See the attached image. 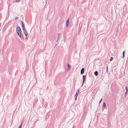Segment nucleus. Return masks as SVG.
Here are the masks:
<instances>
[{"mask_svg": "<svg viewBox=\"0 0 128 128\" xmlns=\"http://www.w3.org/2000/svg\"><path fill=\"white\" fill-rule=\"evenodd\" d=\"M16 32L19 36L21 38V31L20 27L18 26L16 28Z\"/></svg>", "mask_w": 128, "mask_h": 128, "instance_id": "nucleus-1", "label": "nucleus"}, {"mask_svg": "<svg viewBox=\"0 0 128 128\" xmlns=\"http://www.w3.org/2000/svg\"><path fill=\"white\" fill-rule=\"evenodd\" d=\"M86 75H84L83 76V79L82 83V86L84 83L86 81Z\"/></svg>", "mask_w": 128, "mask_h": 128, "instance_id": "nucleus-2", "label": "nucleus"}, {"mask_svg": "<svg viewBox=\"0 0 128 128\" xmlns=\"http://www.w3.org/2000/svg\"><path fill=\"white\" fill-rule=\"evenodd\" d=\"M23 30L24 31V33L25 34L26 36H27L28 34L27 30H26L25 29V30Z\"/></svg>", "mask_w": 128, "mask_h": 128, "instance_id": "nucleus-3", "label": "nucleus"}, {"mask_svg": "<svg viewBox=\"0 0 128 128\" xmlns=\"http://www.w3.org/2000/svg\"><path fill=\"white\" fill-rule=\"evenodd\" d=\"M84 68H82L81 70L80 74H82L84 73Z\"/></svg>", "mask_w": 128, "mask_h": 128, "instance_id": "nucleus-4", "label": "nucleus"}, {"mask_svg": "<svg viewBox=\"0 0 128 128\" xmlns=\"http://www.w3.org/2000/svg\"><path fill=\"white\" fill-rule=\"evenodd\" d=\"M94 74L96 76H98V72L97 71H95L94 72Z\"/></svg>", "mask_w": 128, "mask_h": 128, "instance_id": "nucleus-5", "label": "nucleus"}, {"mask_svg": "<svg viewBox=\"0 0 128 128\" xmlns=\"http://www.w3.org/2000/svg\"><path fill=\"white\" fill-rule=\"evenodd\" d=\"M80 92V90H77L76 92V94L78 96V95Z\"/></svg>", "mask_w": 128, "mask_h": 128, "instance_id": "nucleus-6", "label": "nucleus"}, {"mask_svg": "<svg viewBox=\"0 0 128 128\" xmlns=\"http://www.w3.org/2000/svg\"><path fill=\"white\" fill-rule=\"evenodd\" d=\"M22 28L23 30H25V25H22Z\"/></svg>", "mask_w": 128, "mask_h": 128, "instance_id": "nucleus-7", "label": "nucleus"}, {"mask_svg": "<svg viewBox=\"0 0 128 128\" xmlns=\"http://www.w3.org/2000/svg\"><path fill=\"white\" fill-rule=\"evenodd\" d=\"M68 70H69L70 68H71V66L68 64Z\"/></svg>", "mask_w": 128, "mask_h": 128, "instance_id": "nucleus-8", "label": "nucleus"}, {"mask_svg": "<svg viewBox=\"0 0 128 128\" xmlns=\"http://www.w3.org/2000/svg\"><path fill=\"white\" fill-rule=\"evenodd\" d=\"M125 56V51H124L123 52V58H124Z\"/></svg>", "mask_w": 128, "mask_h": 128, "instance_id": "nucleus-9", "label": "nucleus"}, {"mask_svg": "<svg viewBox=\"0 0 128 128\" xmlns=\"http://www.w3.org/2000/svg\"><path fill=\"white\" fill-rule=\"evenodd\" d=\"M78 96L77 95H76V94H75V96H74L75 97V100H76V99H77V97Z\"/></svg>", "mask_w": 128, "mask_h": 128, "instance_id": "nucleus-10", "label": "nucleus"}, {"mask_svg": "<svg viewBox=\"0 0 128 128\" xmlns=\"http://www.w3.org/2000/svg\"><path fill=\"white\" fill-rule=\"evenodd\" d=\"M69 23V18H68L67 20H66V23Z\"/></svg>", "mask_w": 128, "mask_h": 128, "instance_id": "nucleus-11", "label": "nucleus"}, {"mask_svg": "<svg viewBox=\"0 0 128 128\" xmlns=\"http://www.w3.org/2000/svg\"><path fill=\"white\" fill-rule=\"evenodd\" d=\"M103 106L104 107H106V103L104 102V104H103Z\"/></svg>", "mask_w": 128, "mask_h": 128, "instance_id": "nucleus-12", "label": "nucleus"}, {"mask_svg": "<svg viewBox=\"0 0 128 128\" xmlns=\"http://www.w3.org/2000/svg\"><path fill=\"white\" fill-rule=\"evenodd\" d=\"M21 23H22V25H24V22H23V21H21Z\"/></svg>", "mask_w": 128, "mask_h": 128, "instance_id": "nucleus-13", "label": "nucleus"}, {"mask_svg": "<svg viewBox=\"0 0 128 128\" xmlns=\"http://www.w3.org/2000/svg\"><path fill=\"white\" fill-rule=\"evenodd\" d=\"M21 23H22V25H24V22H23V21H21Z\"/></svg>", "mask_w": 128, "mask_h": 128, "instance_id": "nucleus-14", "label": "nucleus"}, {"mask_svg": "<svg viewBox=\"0 0 128 128\" xmlns=\"http://www.w3.org/2000/svg\"><path fill=\"white\" fill-rule=\"evenodd\" d=\"M22 124H21L19 126V128H22Z\"/></svg>", "mask_w": 128, "mask_h": 128, "instance_id": "nucleus-15", "label": "nucleus"}, {"mask_svg": "<svg viewBox=\"0 0 128 128\" xmlns=\"http://www.w3.org/2000/svg\"><path fill=\"white\" fill-rule=\"evenodd\" d=\"M113 58L112 57H111L110 58V61H111L113 60Z\"/></svg>", "mask_w": 128, "mask_h": 128, "instance_id": "nucleus-16", "label": "nucleus"}, {"mask_svg": "<svg viewBox=\"0 0 128 128\" xmlns=\"http://www.w3.org/2000/svg\"><path fill=\"white\" fill-rule=\"evenodd\" d=\"M20 0H16L15 2H19Z\"/></svg>", "mask_w": 128, "mask_h": 128, "instance_id": "nucleus-17", "label": "nucleus"}, {"mask_svg": "<svg viewBox=\"0 0 128 128\" xmlns=\"http://www.w3.org/2000/svg\"><path fill=\"white\" fill-rule=\"evenodd\" d=\"M60 33H58V37H59V36H60Z\"/></svg>", "mask_w": 128, "mask_h": 128, "instance_id": "nucleus-18", "label": "nucleus"}, {"mask_svg": "<svg viewBox=\"0 0 128 128\" xmlns=\"http://www.w3.org/2000/svg\"><path fill=\"white\" fill-rule=\"evenodd\" d=\"M19 18L18 17H16L15 18V20L18 19Z\"/></svg>", "mask_w": 128, "mask_h": 128, "instance_id": "nucleus-19", "label": "nucleus"}, {"mask_svg": "<svg viewBox=\"0 0 128 128\" xmlns=\"http://www.w3.org/2000/svg\"><path fill=\"white\" fill-rule=\"evenodd\" d=\"M68 23H66V26L68 27V26L69 25L68 24Z\"/></svg>", "mask_w": 128, "mask_h": 128, "instance_id": "nucleus-20", "label": "nucleus"}, {"mask_svg": "<svg viewBox=\"0 0 128 128\" xmlns=\"http://www.w3.org/2000/svg\"><path fill=\"white\" fill-rule=\"evenodd\" d=\"M102 99H101V100H100V102H99V104H100V103L101 102H102Z\"/></svg>", "mask_w": 128, "mask_h": 128, "instance_id": "nucleus-21", "label": "nucleus"}, {"mask_svg": "<svg viewBox=\"0 0 128 128\" xmlns=\"http://www.w3.org/2000/svg\"><path fill=\"white\" fill-rule=\"evenodd\" d=\"M59 39V37H58L57 38V40L56 42H58V40Z\"/></svg>", "mask_w": 128, "mask_h": 128, "instance_id": "nucleus-22", "label": "nucleus"}, {"mask_svg": "<svg viewBox=\"0 0 128 128\" xmlns=\"http://www.w3.org/2000/svg\"><path fill=\"white\" fill-rule=\"evenodd\" d=\"M106 68H106V71H108V66H107L106 67Z\"/></svg>", "mask_w": 128, "mask_h": 128, "instance_id": "nucleus-23", "label": "nucleus"}, {"mask_svg": "<svg viewBox=\"0 0 128 128\" xmlns=\"http://www.w3.org/2000/svg\"><path fill=\"white\" fill-rule=\"evenodd\" d=\"M126 90H127V89H128V87L126 86Z\"/></svg>", "mask_w": 128, "mask_h": 128, "instance_id": "nucleus-24", "label": "nucleus"}, {"mask_svg": "<svg viewBox=\"0 0 128 128\" xmlns=\"http://www.w3.org/2000/svg\"><path fill=\"white\" fill-rule=\"evenodd\" d=\"M26 38V40H28V38L26 37V38Z\"/></svg>", "mask_w": 128, "mask_h": 128, "instance_id": "nucleus-25", "label": "nucleus"}, {"mask_svg": "<svg viewBox=\"0 0 128 128\" xmlns=\"http://www.w3.org/2000/svg\"><path fill=\"white\" fill-rule=\"evenodd\" d=\"M127 92H126V93H125V94H126V93H127Z\"/></svg>", "mask_w": 128, "mask_h": 128, "instance_id": "nucleus-26", "label": "nucleus"}, {"mask_svg": "<svg viewBox=\"0 0 128 128\" xmlns=\"http://www.w3.org/2000/svg\"><path fill=\"white\" fill-rule=\"evenodd\" d=\"M126 90V91L128 92V89H127V90Z\"/></svg>", "mask_w": 128, "mask_h": 128, "instance_id": "nucleus-27", "label": "nucleus"}, {"mask_svg": "<svg viewBox=\"0 0 128 128\" xmlns=\"http://www.w3.org/2000/svg\"><path fill=\"white\" fill-rule=\"evenodd\" d=\"M73 128H74L73 127Z\"/></svg>", "mask_w": 128, "mask_h": 128, "instance_id": "nucleus-28", "label": "nucleus"}]
</instances>
